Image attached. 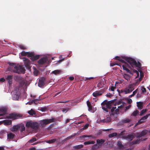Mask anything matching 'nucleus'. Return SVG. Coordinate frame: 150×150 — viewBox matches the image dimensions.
<instances>
[{
  "label": "nucleus",
  "mask_w": 150,
  "mask_h": 150,
  "mask_svg": "<svg viewBox=\"0 0 150 150\" xmlns=\"http://www.w3.org/2000/svg\"><path fill=\"white\" fill-rule=\"evenodd\" d=\"M106 96L110 98L112 96V95L110 93H107Z\"/></svg>",
  "instance_id": "nucleus-50"
},
{
  "label": "nucleus",
  "mask_w": 150,
  "mask_h": 150,
  "mask_svg": "<svg viewBox=\"0 0 150 150\" xmlns=\"http://www.w3.org/2000/svg\"><path fill=\"white\" fill-rule=\"evenodd\" d=\"M6 131H4V130H2L0 132V134H6Z\"/></svg>",
  "instance_id": "nucleus-51"
},
{
  "label": "nucleus",
  "mask_w": 150,
  "mask_h": 150,
  "mask_svg": "<svg viewBox=\"0 0 150 150\" xmlns=\"http://www.w3.org/2000/svg\"><path fill=\"white\" fill-rule=\"evenodd\" d=\"M88 126L89 125L88 124H86L84 125L83 128L84 129H86L88 127Z\"/></svg>",
  "instance_id": "nucleus-56"
},
{
  "label": "nucleus",
  "mask_w": 150,
  "mask_h": 150,
  "mask_svg": "<svg viewBox=\"0 0 150 150\" xmlns=\"http://www.w3.org/2000/svg\"><path fill=\"white\" fill-rule=\"evenodd\" d=\"M56 140L55 139H53L47 141L46 142L49 144H52Z\"/></svg>",
  "instance_id": "nucleus-31"
},
{
  "label": "nucleus",
  "mask_w": 150,
  "mask_h": 150,
  "mask_svg": "<svg viewBox=\"0 0 150 150\" xmlns=\"http://www.w3.org/2000/svg\"><path fill=\"white\" fill-rule=\"evenodd\" d=\"M26 126L34 129H37L39 127L38 123L35 122L29 121L27 122L26 124Z\"/></svg>",
  "instance_id": "nucleus-7"
},
{
  "label": "nucleus",
  "mask_w": 150,
  "mask_h": 150,
  "mask_svg": "<svg viewBox=\"0 0 150 150\" xmlns=\"http://www.w3.org/2000/svg\"><path fill=\"white\" fill-rule=\"evenodd\" d=\"M83 147V145L82 144L74 146L75 149H79L82 148Z\"/></svg>",
  "instance_id": "nucleus-41"
},
{
  "label": "nucleus",
  "mask_w": 150,
  "mask_h": 150,
  "mask_svg": "<svg viewBox=\"0 0 150 150\" xmlns=\"http://www.w3.org/2000/svg\"><path fill=\"white\" fill-rule=\"evenodd\" d=\"M148 133V131L147 130H144L141 132L136 133V137L140 138L142 136L146 137Z\"/></svg>",
  "instance_id": "nucleus-10"
},
{
  "label": "nucleus",
  "mask_w": 150,
  "mask_h": 150,
  "mask_svg": "<svg viewBox=\"0 0 150 150\" xmlns=\"http://www.w3.org/2000/svg\"><path fill=\"white\" fill-rule=\"evenodd\" d=\"M147 112V110L146 109H144L142 110L140 112V115L142 116L144 114Z\"/></svg>",
  "instance_id": "nucleus-35"
},
{
  "label": "nucleus",
  "mask_w": 150,
  "mask_h": 150,
  "mask_svg": "<svg viewBox=\"0 0 150 150\" xmlns=\"http://www.w3.org/2000/svg\"><path fill=\"white\" fill-rule=\"evenodd\" d=\"M115 65H119L117 64L112 63L110 64V66H113ZM119 66L120 67L122 66L124 70H126L127 72L129 73L130 74H132L131 72L128 69L130 68V66L127 63H124L122 65H119Z\"/></svg>",
  "instance_id": "nucleus-8"
},
{
  "label": "nucleus",
  "mask_w": 150,
  "mask_h": 150,
  "mask_svg": "<svg viewBox=\"0 0 150 150\" xmlns=\"http://www.w3.org/2000/svg\"><path fill=\"white\" fill-rule=\"evenodd\" d=\"M137 106L139 110L142 109L143 107V103L141 102H137Z\"/></svg>",
  "instance_id": "nucleus-23"
},
{
  "label": "nucleus",
  "mask_w": 150,
  "mask_h": 150,
  "mask_svg": "<svg viewBox=\"0 0 150 150\" xmlns=\"http://www.w3.org/2000/svg\"><path fill=\"white\" fill-rule=\"evenodd\" d=\"M54 122V119H45L39 121L38 122L39 126L44 127L46 125Z\"/></svg>",
  "instance_id": "nucleus-6"
},
{
  "label": "nucleus",
  "mask_w": 150,
  "mask_h": 150,
  "mask_svg": "<svg viewBox=\"0 0 150 150\" xmlns=\"http://www.w3.org/2000/svg\"><path fill=\"white\" fill-rule=\"evenodd\" d=\"M6 79L8 80V82L9 84H11L12 82V76L11 75L8 76H7Z\"/></svg>",
  "instance_id": "nucleus-26"
},
{
  "label": "nucleus",
  "mask_w": 150,
  "mask_h": 150,
  "mask_svg": "<svg viewBox=\"0 0 150 150\" xmlns=\"http://www.w3.org/2000/svg\"><path fill=\"white\" fill-rule=\"evenodd\" d=\"M140 78H139V82H136V83H137V84H139V82H140V81H141V78H142L143 77V74L142 73H140Z\"/></svg>",
  "instance_id": "nucleus-44"
},
{
  "label": "nucleus",
  "mask_w": 150,
  "mask_h": 150,
  "mask_svg": "<svg viewBox=\"0 0 150 150\" xmlns=\"http://www.w3.org/2000/svg\"><path fill=\"white\" fill-rule=\"evenodd\" d=\"M136 133H132L128 135L126 137V139L129 141H131L135 137H136Z\"/></svg>",
  "instance_id": "nucleus-16"
},
{
  "label": "nucleus",
  "mask_w": 150,
  "mask_h": 150,
  "mask_svg": "<svg viewBox=\"0 0 150 150\" xmlns=\"http://www.w3.org/2000/svg\"><path fill=\"white\" fill-rule=\"evenodd\" d=\"M124 106V104H122L121 105L118 106V108H121L123 107Z\"/></svg>",
  "instance_id": "nucleus-59"
},
{
  "label": "nucleus",
  "mask_w": 150,
  "mask_h": 150,
  "mask_svg": "<svg viewBox=\"0 0 150 150\" xmlns=\"http://www.w3.org/2000/svg\"><path fill=\"white\" fill-rule=\"evenodd\" d=\"M137 91H138V88L135 91H134L132 93L134 96L136 94V93L137 92Z\"/></svg>",
  "instance_id": "nucleus-57"
},
{
  "label": "nucleus",
  "mask_w": 150,
  "mask_h": 150,
  "mask_svg": "<svg viewBox=\"0 0 150 150\" xmlns=\"http://www.w3.org/2000/svg\"><path fill=\"white\" fill-rule=\"evenodd\" d=\"M33 100H32L29 101L27 103H26V104H29V105H31L33 103Z\"/></svg>",
  "instance_id": "nucleus-52"
},
{
  "label": "nucleus",
  "mask_w": 150,
  "mask_h": 150,
  "mask_svg": "<svg viewBox=\"0 0 150 150\" xmlns=\"http://www.w3.org/2000/svg\"><path fill=\"white\" fill-rule=\"evenodd\" d=\"M100 122H106L105 119L100 120Z\"/></svg>",
  "instance_id": "nucleus-62"
},
{
  "label": "nucleus",
  "mask_w": 150,
  "mask_h": 150,
  "mask_svg": "<svg viewBox=\"0 0 150 150\" xmlns=\"http://www.w3.org/2000/svg\"><path fill=\"white\" fill-rule=\"evenodd\" d=\"M7 139L8 141H10L11 140L13 139L15 136L14 134H13L12 133H10L7 134Z\"/></svg>",
  "instance_id": "nucleus-19"
},
{
  "label": "nucleus",
  "mask_w": 150,
  "mask_h": 150,
  "mask_svg": "<svg viewBox=\"0 0 150 150\" xmlns=\"http://www.w3.org/2000/svg\"><path fill=\"white\" fill-rule=\"evenodd\" d=\"M121 121L122 123H127L129 122L130 120L128 118H125L123 119Z\"/></svg>",
  "instance_id": "nucleus-32"
},
{
  "label": "nucleus",
  "mask_w": 150,
  "mask_h": 150,
  "mask_svg": "<svg viewBox=\"0 0 150 150\" xmlns=\"http://www.w3.org/2000/svg\"><path fill=\"white\" fill-rule=\"evenodd\" d=\"M117 145L119 148L121 149H123L126 148V145H123L121 142L120 141H118L117 142Z\"/></svg>",
  "instance_id": "nucleus-20"
},
{
  "label": "nucleus",
  "mask_w": 150,
  "mask_h": 150,
  "mask_svg": "<svg viewBox=\"0 0 150 150\" xmlns=\"http://www.w3.org/2000/svg\"><path fill=\"white\" fill-rule=\"evenodd\" d=\"M74 79V78L73 76L70 77L69 78V79L71 81L73 80Z\"/></svg>",
  "instance_id": "nucleus-63"
},
{
  "label": "nucleus",
  "mask_w": 150,
  "mask_h": 150,
  "mask_svg": "<svg viewBox=\"0 0 150 150\" xmlns=\"http://www.w3.org/2000/svg\"><path fill=\"white\" fill-rule=\"evenodd\" d=\"M117 135V133L114 132L112 134H109L108 135L109 137L111 138L115 136H116Z\"/></svg>",
  "instance_id": "nucleus-37"
},
{
  "label": "nucleus",
  "mask_w": 150,
  "mask_h": 150,
  "mask_svg": "<svg viewBox=\"0 0 150 150\" xmlns=\"http://www.w3.org/2000/svg\"><path fill=\"white\" fill-rule=\"evenodd\" d=\"M21 132H23L25 131V127L23 124H21L19 125V128Z\"/></svg>",
  "instance_id": "nucleus-27"
},
{
  "label": "nucleus",
  "mask_w": 150,
  "mask_h": 150,
  "mask_svg": "<svg viewBox=\"0 0 150 150\" xmlns=\"http://www.w3.org/2000/svg\"><path fill=\"white\" fill-rule=\"evenodd\" d=\"M101 105L102 106L103 105H105L106 106L107 105V104L105 102V101H103V102L101 104Z\"/></svg>",
  "instance_id": "nucleus-64"
},
{
  "label": "nucleus",
  "mask_w": 150,
  "mask_h": 150,
  "mask_svg": "<svg viewBox=\"0 0 150 150\" xmlns=\"http://www.w3.org/2000/svg\"><path fill=\"white\" fill-rule=\"evenodd\" d=\"M47 110L46 107L42 108H41L40 110L42 112H45Z\"/></svg>",
  "instance_id": "nucleus-47"
},
{
  "label": "nucleus",
  "mask_w": 150,
  "mask_h": 150,
  "mask_svg": "<svg viewBox=\"0 0 150 150\" xmlns=\"http://www.w3.org/2000/svg\"><path fill=\"white\" fill-rule=\"evenodd\" d=\"M123 76L124 78L127 81L130 80V76L127 74H125Z\"/></svg>",
  "instance_id": "nucleus-30"
},
{
  "label": "nucleus",
  "mask_w": 150,
  "mask_h": 150,
  "mask_svg": "<svg viewBox=\"0 0 150 150\" xmlns=\"http://www.w3.org/2000/svg\"><path fill=\"white\" fill-rule=\"evenodd\" d=\"M115 58L116 59L119 60L120 62H124V60L122 59L120 57L118 56H116L115 57Z\"/></svg>",
  "instance_id": "nucleus-42"
},
{
  "label": "nucleus",
  "mask_w": 150,
  "mask_h": 150,
  "mask_svg": "<svg viewBox=\"0 0 150 150\" xmlns=\"http://www.w3.org/2000/svg\"><path fill=\"white\" fill-rule=\"evenodd\" d=\"M139 113V111L137 110H136L131 115L134 116H136Z\"/></svg>",
  "instance_id": "nucleus-33"
},
{
  "label": "nucleus",
  "mask_w": 150,
  "mask_h": 150,
  "mask_svg": "<svg viewBox=\"0 0 150 150\" xmlns=\"http://www.w3.org/2000/svg\"><path fill=\"white\" fill-rule=\"evenodd\" d=\"M9 65L11 66V68H14L13 70V72L18 74L25 73V70L22 66L19 65L15 64L13 63H10Z\"/></svg>",
  "instance_id": "nucleus-3"
},
{
  "label": "nucleus",
  "mask_w": 150,
  "mask_h": 150,
  "mask_svg": "<svg viewBox=\"0 0 150 150\" xmlns=\"http://www.w3.org/2000/svg\"><path fill=\"white\" fill-rule=\"evenodd\" d=\"M18 91H17V88L16 90H15L16 93L13 94L12 95V99L14 100H18L20 96V91L19 89L18 88H17Z\"/></svg>",
  "instance_id": "nucleus-9"
},
{
  "label": "nucleus",
  "mask_w": 150,
  "mask_h": 150,
  "mask_svg": "<svg viewBox=\"0 0 150 150\" xmlns=\"http://www.w3.org/2000/svg\"><path fill=\"white\" fill-rule=\"evenodd\" d=\"M87 105L88 107V110L89 111L91 112H94L96 110L93 108V107L91 106V103L88 100L87 101Z\"/></svg>",
  "instance_id": "nucleus-13"
},
{
  "label": "nucleus",
  "mask_w": 150,
  "mask_h": 150,
  "mask_svg": "<svg viewBox=\"0 0 150 150\" xmlns=\"http://www.w3.org/2000/svg\"><path fill=\"white\" fill-rule=\"evenodd\" d=\"M85 137H89L90 139H94L95 138V137L92 135H83L81 136L80 137V138H83Z\"/></svg>",
  "instance_id": "nucleus-25"
},
{
  "label": "nucleus",
  "mask_w": 150,
  "mask_h": 150,
  "mask_svg": "<svg viewBox=\"0 0 150 150\" xmlns=\"http://www.w3.org/2000/svg\"><path fill=\"white\" fill-rule=\"evenodd\" d=\"M62 72V71L60 70H56L53 71L51 73L56 75H57L60 74Z\"/></svg>",
  "instance_id": "nucleus-22"
},
{
  "label": "nucleus",
  "mask_w": 150,
  "mask_h": 150,
  "mask_svg": "<svg viewBox=\"0 0 150 150\" xmlns=\"http://www.w3.org/2000/svg\"><path fill=\"white\" fill-rule=\"evenodd\" d=\"M95 142L93 141H87L84 142V144L85 145H88L91 144H94Z\"/></svg>",
  "instance_id": "nucleus-36"
},
{
  "label": "nucleus",
  "mask_w": 150,
  "mask_h": 150,
  "mask_svg": "<svg viewBox=\"0 0 150 150\" xmlns=\"http://www.w3.org/2000/svg\"><path fill=\"white\" fill-rule=\"evenodd\" d=\"M6 108L2 107L0 108V119L9 118L13 120L18 119L21 117V115L15 113H13L9 115L8 117L6 115Z\"/></svg>",
  "instance_id": "nucleus-1"
},
{
  "label": "nucleus",
  "mask_w": 150,
  "mask_h": 150,
  "mask_svg": "<svg viewBox=\"0 0 150 150\" xmlns=\"http://www.w3.org/2000/svg\"><path fill=\"white\" fill-rule=\"evenodd\" d=\"M150 115V114H148L146 115L145 116L142 117L141 119L138 121L137 124L139 125L144 122L145 120H146L148 118L149 116Z\"/></svg>",
  "instance_id": "nucleus-12"
},
{
  "label": "nucleus",
  "mask_w": 150,
  "mask_h": 150,
  "mask_svg": "<svg viewBox=\"0 0 150 150\" xmlns=\"http://www.w3.org/2000/svg\"><path fill=\"white\" fill-rule=\"evenodd\" d=\"M105 142L104 140L103 139H97V142L99 145H101L103 144Z\"/></svg>",
  "instance_id": "nucleus-28"
},
{
  "label": "nucleus",
  "mask_w": 150,
  "mask_h": 150,
  "mask_svg": "<svg viewBox=\"0 0 150 150\" xmlns=\"http://www.w3.org/2000/svg\"><path fill=\"white\" fill-rule=\"evenodd\" d=\"M39 100L38 99H35L33 100V103H35V104H37L38 103V102L37 101V100Z\"/></svg>",
  "instance_id": "nucleus-49"
},
{
  "label": "nucleus",
  "mask_w": 150,
  "mask_h": 150,
  "mask_svg": "<svg viewBox=\"0 0 150 150\" xmlns=\"http://www.w3.org/2000/svg\"><path fill=\"white\" fill-rule=\"evenodd\" d=\"M132 102V100L131 99H129L128 100V103H131Z\"/></svg>",
  "instance_id": "nucleus-60"
},
{
  "label": "nucleus",
  "mask_w": 150,
  "mask_h": 150,
  "mask_svg": "<svg viewBox=\"0 0 150 150\" xmlns=\"http://www.w3.org/2000/svg\"><path fill=\"white\" fill-rule=\"evenodd\" d=\"M136 83H133L129 84L126 88L123 89L121 90L117 89V91L120 96L121 94H127L132 92L134 89V86L136 85Z\"/></svg>",
  "instance_id": "nucleus-2"
},
{
  "label": "nucleus",
  "mask_w": 150,
  "mask_h": 150,
  "mask_svg": "<svg viewBox=\"0 0 150 150\" xmlns=\"http://www.w3.org/2000/svg\"><path fill=\"white\" fill-rule=\"evenodd\" d=\"M102 84V82H100L98 83L97 85V86L99 88H101L103 87Z\"/></svg>",
  "instance_id": "nucleus-43"
},
{
  "label": "nucleus",
  "mask_w": 150,
  "mask_h": 150,
  "mask_svg": "<svg viewBox=\"0 0 150 150\" xmlns=\"http://www.w3.org/2000/svg\"><path fill=\"white\" fill-rule=\"evenodd\" d=\"M116 86H110L109 89L112 91H114L116 89Z\"/></svg>",
  "instance_id": "nucleus-39"
},
{
  "label": "nucleus",
  "mask_w": 150,
  "mask_h": 150,
  "mask_svg": "<svg viewBox=\"0 0 150 150\" xmlns=\"http://www.w3.org/2000/svg\"><path fill=\"white\" fill-rule=\"evenodd\" d=\"M18 80L20 84V86L22 87L23 86L25 83V81L24 80L23 78L20 77H18Z\"/></svg>",
  "instance_id": "nucleus-18"
},
{
  "label": "nucleus",
  "mask_w": 150,
  "mask_h": 150,
  "mask_svg": "<svg viewBox=\"0 0 150 150\" xmlns=\"http://www.w3.org/2000/svg\"><path fill=\"white\" fill-rule=\"evenodd\" d=\"M20 48L23 50H24L26 49V47L23 45H20L19 46Z\"/></svg>",
  "instance_id": "nucleus-48"
},
{
  "label": "nucleus",
  "mask_w": 150,
  "mask_h": 150,
  "mask_svg": "<svg viewBox=\"0 0 150 150\" xmlns=\"http://www.w3.org/2000/svg\"><path fill=\"white\" fill-rule=\"evenodd\" d=\"M27 112L31 115H33L35 114V111L32 109L28 111Z\"/></svg>",
  "instance_id": "nucleus-29"
},
{
  "label": "nucleus",
  "mask_w": 150,
  "mask_h": 150,
  "mask_svg": "<svg viewBox=\"0 0 150 150\" xmlns=\"http://www.w3.org/2000/svg\"><path fill=\"white\" fill-rule=\"evenodd\" d=\"M19 125H17L14 126L12 127L11 128V130L13 132H15L17 131L19 129Z\"/></svg>",
  "instance_id": "nucleus-24"
},
{
  "label": "nucleus",
  "mask_w": 150,
  "mask_h": 150,
  "mask_svg": "<svg viewBox=\"0 0 150 150\" xmlns=\"http://www.w3.org/2000/svg\"><path fill=\"white\" fill-rule=\"evenodd\" d=\"M111 111L113 114H117L118 112L119 109H116V107H112L111 109Z\"/></svg>",
  "instance_id": "nucleus-21"
},
{
  "label": "nucleus",
  "mask_w": 150,
  "mask_h": 150,
  "mask_svg": "<svg viewBox=\"0 0 150 150\" xmlns=\"http://www.w3.org/2000/svg\"><path fill=\"white\" fill-rule=\"evenodd\" d=\"M21 54L22 56L27 55L28 57H30V59L32 60H36L38 59L39 57V56L38 55L35 56L33 52H26L25 51H23L21 53Z\"/></svg>",
  "instance_id": "nucleus-4"
},
{
  "label": "nucleus",
  "mask_w": 150,
  "mask_h": 150,
  "mask_svg": "<svg viewBox=\"0 0 150 150\" xmlns=\"http://www.w3.org/2000/svg\"><path fill=\"white\" fill-rule=\"evenodd\" d=\"M121 83H122V82H120L119 81H116L115 82V86H117V84H120Z\"/></svg>",
  "instance_id": "nucleus-54"
},
{
  "label": "nucleus",
  "mask_w": 150,
  "mask_h": 150,
  "mask_svg": "<svg viewBox=\"0 0 150 150\" xmlns=\"http://www.w3.org/2000/svg\"><path fill=\"white\" fill-rule=\"evenodd\" d=\"M38 74V71L36 69H35L34 70V75L35 76H37Z\"/></svg>",
  "instance_id": "nucleus-46"
},
{
  "label": "nucleus",
  "mask_w": 150,
  "mask_h": 150,
  "mask_svg": "<svg viewBox=\"0 0 150 150\" xmlns=\"http://www.w3.org/2000/svg\"><path fill=\"white\" fill-rule=\"evenodd\" d=\"M46 80L45 78L44 77L40 78L38 82V86L41 88L43 87L45 84Z\"/></svg>",
  "instance_id": "nucleus-11"
},
{
  "label": "nucleus",
  "mask_w": 150,
  "mask_h": 150,
  "mask_svg": "<svg viewBox=\"0 0 150 150\" xmlns=\"http://www.w3.org/2000/svg\"><path fill=\"white\" fill-rule=\"evenodd\" d=\"M135 72L136 73V75H137V76H136V78H137L139 76V72L138 71H137V70H135Z\"/></svg>",
  "instance_id": "nucleus-53"
},
{
  "label": "nucleus",
  "mask_w": 150,
  "mask_h": 150,
  "mask_svg": "<svg viewBox=\"0 0 150 150\" xmlns=\"http://www.w3.org/2000/svg\"><path fill=\"white\" fill-rule=\"evenodd\" d=\"M37 140V139L35 138H33L31 139L28 142V143H32L33 142L36 141Z\"/></svg>",
  "instance_id": "nucleus-34"
},
{
  "label": "nucleus",
  "mask_w": 150,
  "mask_h": 150,
  "mask_svg": "<svg viewBox=\"0 0 150 150\" xmlns=\"http://www.w3.org/2000/svg\"><path fill=\"white\" fill-rule=\"evenodd\" d=\"M137 96L138 98H140L141 96V95L138 93L137 95Z\"/></svg>",
  "instance_id": "nucleus-61"
},
{
  "label": "nucleus",
  "mask_w": 150,
  "mask_h": 150,
  "mask_svg": "<svg viewBox=\"0 0 150 150\" xmlns=\"http://www.w3.org/2000/svg\"><path fill=\"white\" fill-rule=\"evenodd\" d=\"M103 92V90L96 91L93 93V96L96 97L101 95Z\"/></svg>",
  "instance_id": "nucleus-14"
},
{
  "label": "nucleus",
  "mask_w": 150,
  "mask_h": 150,
  "mask_svg": "<svg viewBox=\"0 0 150 150\" xmlns=\"http://www.w3.org/2000/svg\"><path fill=\"white\" fill-rule=\"evenodd\" d=\"M126 60L129 63V64L133 68L139 67V64L138 62H137L135 59L130 57H127Z\"/></svg>",
  "instance_id": "nucleus-5"
},
{
  "label": "nucleus",
  "mask_w": 150,
  "mask_h": 150,
  "mask_svg": "<svg viewBox=\"0 0 150 150\" xmlns=\"http://www.w3.org/2000/svg\"><path fill=\"white\" fill-rule=\"evenodd\" d=\"M93 78H94L93 77H89V78L86 77V78H85V80H90L91 79H93Z\"/></svg>",
  "instance_id": "nucleus-55"
},
{
  "label": "nucleus",
  "mask_w": 150,
  "mask_h": 150,
  "mask_svg": "<svg viewBox=\"0 0 150 150\" xmlns=\"http://www.w3.org/2000/svg\"><path fill=\"white\" fill-rule=\"evenodd\" d=\"M5 81V79L3 78H1L0 79V82H3L4 81Z\"/></svg>",
  "instance_id": "nucleus-58"
},
{
  "label": "nucleus",
  "mask_w": 150,
  "mask_h": 150,
  "mask_svg": "<svg viewBox=\"0 0 150 150\" xmlns=\"http://www.w3.org/2000/svg\"><path fill=\"white\" fill-rule=\"evenodd\" d=\"M106 122H108L110 121L111 118L109 117H107L105 119Z\"/></svg>",
  "instance_id": "nucleus-45"
},
{
  "label": "nucleus",
  "mask_w": 150,
  "mask_h": 150,
  "mask_svg": "<svg viewBox=\"0 0 150 150\" xmlns=\"http://www.w3.org/2000/svg\"><path fill=\"white\" fill-rule=\"evenodd\" d=\"M141 94H145L146 93V89L144 87H142L141 89Z\"/></svg>",
  "instance_id": "nucleus-38"
},
{
  "label": "nucleus",
  "mask_w": 150,
  "mask_h": 150,
  "mask_svg": "<svg viewBox=\"0 0 150 150\" xmlns=\"http://www.w3.org/2000/svg\"><path fill=\"white\" fill-rule=\"evenodd\" d=\"M47 61L48 62H50V60H49L48 61V59L46 57H44L40 59L38 61V63L39 64H42L45 63H47Z\"/></svg>",
  "instance_id": "nucleus-15"
},
{
  "label": "nucleus",
  "mask_w": 150,
  "mask_h": 150,
  "mask_svg": "<svg viewBox=\"0 0 150 150\" xmlns=\"http://www.w3.org/2000/svg\"><path fill=\"white\" fill-rule=\"evenodd\" d=\"M4 123L5 125H10L11 123V122L9 120H6L4 121Z\"/></svg>",
  "instance_id": "nucleus-40"
},
{
  "label": "nucleus",
  "mask_w": 150,
  "mask_h": 150,
  "mask_svg": "<svg viewBox=\"0 0 150 150\" xmlns=\"http://www.w3.org/2000/svg\"><path fill=\"white\" fill-rule=\"evenodd\" d=\"M23 61L24 62L25 67H29L30 64V60L27 58H23Z\"/></svg>",
  "instance_id": "nucleus-17"
}]
</instances>
